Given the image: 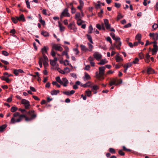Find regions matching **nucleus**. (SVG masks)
<instances>
[{
	"instance_id": "f257e3e1",
	"label": "nucleus",
	"mask_w": 158,
	"mask_h": 158,
	"mask_svg": "<svg viewBox=\"0 0 158 158\" xmlns=\"http://www.w3.org/2000/svg\"><path fill=\"white\" fill-rule=\"evenodd\" d=\"M14 118H12L10 120V123H15L16 122H20L23 118H25V120L27 121H31L34 119V118L35 117V115L32 116L31 118H28L27 117L25 114L20 115L19 112H16L13 114Z\"/></svg>"
},
{
	"instance_id": "f03ea898",
	"label": "nucleus",
	"mask_w": 158,
	"mask_h": 158,
	"mask_svg": "<svg viewBox=\"0 0 158 158\" xmlns=\"http://www.w3.org/2000/svg\"><path fill=\"white\" fill-rule=\"evenodd\" d=\"M19 110L23 114L26 113L27 115L30 116L31 118L32 116L35 115V117L34 118V119H35L37 117V114L34 110H30L29 111H27L25 109L19 108Z\"/></svg>"
},
{
	"instance_id": "7ed1b4c3",
	"label": "nucleus",
	"mask_w": 158,
	"mask_h": 158,
	"mask_svg": "<svg viewBox=\"0 0 158 158\" xmlns=\"http://www.w3.org/2000/svg\"><path fill=\"white\" fill-rule=\"evenodd\" d=\"M21 103L24 105L25 109H28L29 108L30 104L29 102L25 99H22L21 101Z\"/></svg>"
},
{
	"instance_id": "20e7f679",
	"label": "nucleus",
	"mask_w": 158,
	"mask_h": 158,
	"mask_svg": "<svg viewBox=\"0 0 158 158\" xmlns=\"http://www.w3.org/2000/svg\"><path fill=\"white\" fill-rule=\"evenodd\" d=\"M3 74L4 76H2L1 77V79L2 80L5 81L7 83H9L10 80L8 77L10 76V75H9L8 73L7 72Z\"/></svg>"
},
{
	"instance_id": "39448f33",
	"label": "nucleus",
	"mask_w": 158,
	"mask_h": 158,
	"mask_svg": "<svg viewBox=\"0 0 158 158\" xmlns=\"http://www.w3.org/2000/svg\"><path fill=\"white\" fill-rule=\"evenodd\" d=\"M68 9L67 8H66L64 10L60 15V18L61 19H62L63 17L65 16L68 17L69 16L70 14L68 12Z\"/></svg>"
},
{
	"instance_id": "423d86ee",
	"label": "nucleus",
	"mask_w": 158,
	"mask_h": 158,
	"mask_svg": "<svg viewBox=\"0 0 158 158\" xmlns=\"http://www.w3.org/2000/svg\"><path fill=\"white\" fill-rule=\"evenodd\" d=\"M59 44H54L52 47V48L56 51H62L63 50V48Z\"/></svg>"
},
{
	"instance_id": "0eeeda50",
	"label": "nucleus",
	"mask_w": 158,
	"mask_h": 158,
	"mask_svg": "<svg viewBox=\"0 0 158 158\" xmlns=\"http://www.w3.org/2000/svg\"><path fill=\"white\" fill-rule=\"evenodd\" d=\"M61 81L62 84L61 85H63L64 87H66L67 86L68 84L69 83L68 80L65 77H63L61 79Z\"/></svg>"
},
{
	"instance_id": "6e6552de",
	"label": "nucleus",
	"mask_w": 158,
	"mask_h": 158,
	"mask_svg": "<svg viewBox=\"0 0 158 158\" xmlns=\"http://www.w3.org/2000/svg\"><path fill=\"white\" fill-rule=\"evenodd\" d=\"M94 58L97 60H98L101 59L102 58V56L98 52H95L93 55Z\"/></svg>"
},
{
	"instance_id": "1a4fd4ad",
	"label": "nucleus",
	"mask_w": 158,
	"mask_h": 158,
	"mask_svg": "<svg viewBox=\"0 0 158 158\" xmlns=\"http://www.w3.org/2000/svg\"><path fill=\"white\" fill-rule=\"evenodd\" d=\"M106 69V67H102L99 68V73L101 74L102 76L104 75L105 70Z\"/></svg>"
},
{
	"instance_id": "9d476101",
	"label": "nucleus",
	"mask_w": 158,
	"mask_h": 158,
	"mask_svg": "<svg viewBox=\"0 0 158 158\" xmlns=\"http://www.w3.org/2000/svg\"><path fill=\"white\" fill-rule=\"evenodd\" d=\"M104 23L106 28L108 30L110 29V24L109 23L108 20L107 19H105L104 20Z\"/></svg>"
},
{
	"instance_id": "9b49d317",
	"label": "nucleus",
	"mask_w": 158,
	"mask_h": 158,
	"mask_svg": "<svg viewBox=\"0 0 158 158\" xmlns=\"http://www.w3.org/2000/svg\"><path fill=\"white\" fill-rule=\"evenodd\" d=\"M96 76L97 78L99 80H101L104 79V77L103 76H101L100 73L99 72V73H98V72H97L96 73Z\"/></svg>"
},
{
	"instance_id": "f8f14e48",
	"label": "nucleus",
	"mask_w": 158,
	"mask_h": 158,
	"mask_svg": "<svg viewBox=\"0 0 158 158\" xmlns=\"http://www.w3.org/2000/svg\"><path fill=\"white\" fill-rule=\"evenodd\" d=\"M122 83V80L121 79H119V82L114 83V82H113V81H111L110 82L109 84L110 86H112L113 85H117L119 84H121Z\"/></svg>"
},
{
	"instance_id": "ddd939ff",
	"label": "nucleus",
	"mask_w": 158,
	"mask_h": 158,
	"mask_svg": "<svg viewBox=\"0 0 158 158\" xmlns=\"http://www.w3.org/2000/svg\"><path fill=\"white\" fill-rule=\"evenodd\" d=\"M48 50V48L46 46H44L41 48V52L42 55L45 54V53H47V51Z\"/></svg>"
},
{
	"instance_id": "4468645a",
	"label": "nucleus",
	"mask_w": 158,
	"mask_h": 158,
	"mask_svg": "<svg viewBox=\"0 0 158 158\" xmlns=\"http://www.w3.org/2000/svg\"><path fill=\"white\" fill-rule=\"evenodd\" d=\"M110 35L113 39L116 41H118V40H120V39L119 37H115V34L114 33L111 32L110 33Z\"/></svg>"
},
{
	"instance_id": "2eb2a0df",
	"label": "nucleus",
	"mask_w": 158,
	"mask_h": 158,
	"mask_svg": "<svg viewBox=\"0 0 158 158\" xmlns=\"http://www.w3.org/2000/svg\"><path fill=\"white\" fill-rule=\"evenodd\" d=\"M116 43L118 44L117 45H116L115 44H114V46L116 47L118 49H120V47L121 45V42L120 41V40H118V41H116Z\"/></svg>"
},
{
	"instance_id": "dca6fc26",
	"label": "nucleus",
	"mask_w": 158,
	"mask_h": 158,
	"mask_svg": "<svg viewBox=\"0 0 158 158\" xmlns=\"http://www.w3.org/2000/svg\"><path fill=\"white\" fill-rule=\"evenodd\" d=\"M85 74V77L84 78V80L85 81H86V80H88L91 78V77L86 72H85L84 73Z\"/></svg>"
},
{
	"instance_id": "f3484780",
	"label": "nucleus",
	"mask_w": 158,
	"mask_h": 158,
	"mask_svg": "<svg viewBox=\"0 0 158 158\" xmlns=\"http://www.w3.org/2000/svg\"><path fill=\"white\" fill-rule=\"evenodd\" d=\"M147 73L148 74L155 73L154 70L151 68H148L147 70Z\"/></svg>"
},
{
	"instance_id": "a211bd4d",
	"label": "nucleus",
	"mask_w": 158,
	"mask_h": 158,
	"mask_svg": "<svg viewBox=\"0 0 158 158\" xmlns=\"http://www.w3.org/2000/svg\"><path fill=\"white\" fill-rule=\"evenodd\" d=\"M80 47L81 50L85 52H86L89 50L85 46L82 44L81 45Z\"/></svg>"
},
{
	"instance_id": "6ab92c4d",
	"label": "nucleus",
	"mask_w": 158,
	"mask_h": 158,
	"mask_svg": "<svg viewBox=\"0 0 158 158\" xmlns=\"http://www.w3.org/2000/svg\"><path fill=\"white\" fill-rule=\"evenodd\" d=\"M41 34L45 37H48L49 36V33L47 31H42Z\"/></svg>"
},
{
	"instance_id": "aec40b11",
	"label": "nucleus",
	"mask_w": 158,
	"mask_h": 158,
	"mask_svg": "<svg viewBox=\"0 0 158 158\" xmlns=\"http://www.w3.org/2000/svg\"><path fill=\"white\" fill-rule=\"evenodd\" d=\"M17 19H18V21H22L23 22H24L25 21V19L24 18V16L23 14H22L19 17H17Z\"/></svg>"
},
{
	"instance_id": "412c9836",
	"label": "nucleus",
	"mask_w": 158,
	"mask_h": 158,
	"mask_svg": "<svg viewBox=\"0 0 158 158\" xmlns=\"http://www.w3.org/2000/svg\"><path fill=\"white\" fill-rule=\"evenodd\" d=\"M15 33L16 31L15 29H13L10 30V36L11 35L17 39V37L16 35L15 34Z\"/></svg>"
},
{
	"instance_id": "4be33fe9",
	"label": "nucleus",
	"mask_w": 158,
	"mask_h": 158,
	"mask_svg": "<svg viewBox=\"0 0 158 158\" xmlns=\"http://www.w3.org/2000/svg\"><path fill=\"white\" fill-rule=\"evenodd\" d=\"M115 59L116 60V61L117 62L123 61V59L122 57L117 55H116L115 56Z\"/></svg>"
},
{
	"instance_id": "5701e85b",
	"label": "nucleus",
	"mask_w": 158,
	"mask_h": 158,
	"mask_svg": "<svg viewBox=\"0 0 158 158\" xmlns=\"http://www.w3.org/2000/svg\"><path fill=\"white\" fill-rule=\"evenodd\" d=\"M60 91L58 90H54L51 91V94L52 95H56L59 93Z\"/></svg>"
},
{
	"instance_id": "b1692460",
	"label": "nucleus",
	"mask_w": 158,
	"mask_h": 158,
	"mask_svg": "<svg viewBox=\"0 0 158 158\" xmlns=\"http://www.w3.org/2000/svg\"><path fill=\"white\" fill-rule=\"evenodd\" d=\"M90 82L89 81L87 82L85 84H81V86H83L84 87H89L90 86Z\"/></svg>"
},
{
	"instance_id": "393cba45",
	"label": "nucleus",
	"mask_w": 158,
	"mask_h": 158,
	"mask_svg": "<svg viewBox=\"0 0 158 158\" xmlns=\"http://www.w3.org/2000/svg\"><path fill=\"white\" fill-rule=\"evenodd\" d=\"M107 63V61L106 59L102 60H101L100 62L99 63H98V64L100 65H103L106 63Z\"/></svg>"
},
{
	"instance_id": "a878e982",
	"label": "nucleus",
	"mask_w": 158,
	"mask_h": 158,
	"mask_svg": "<svg viewBox=\"0 0 158 158\" xmlns=\"http://www.w3.org/2000/svg\"><path fill=\"white\" fill-rule=\"evenodd\" d=\"M58 24L60 31H64L65 28L64 27L62 26L61 24L59 22H58Z\"/></svg>"
},
{
	"instance_id": "bb28decb",
	"label": "nucleus",
	"mask_w": 158,
	"mask_h": 158,
	"mask_svg": "<svg viewBox=\"0 0 158 158\" xmlns=\"http://www.w3.org/2000/svg\"><path fill=\"white\" fill-rule=\"evenodd\" d=\"M17 18V17H11V19L14 23H16L18 21Z\"/></svg>"
},
{
	"instance_id": "cd10ccee",
	"label": "nucleus",
	"mask_w": 158,
	"mask_h": 158,
	"mask_svg": "<svg viewBox=\"0 0 158 158\" xmlns=\"http://www.w3.org/2000/svg\"><path fill=\"white\" fill-rule=\"evenodd\" d=\"M6 125L4 124L2 126H0V132H3L4 130L6 127Z\"/></svg>"
},
{
	"instance_id": "c85d7f7f",
	"label": "nucleus",
	"mask_w": 158,
	"mask_h": 158,
	"mask_svg": "<svg viewBox=\"0 0 158 158\" xmlns=\"http://www.w3.org/2000/svg\"><path fill=\"white\" fill-rule=\"evenodd\" d=\"M50 64L51 65H52L53 66H54L55 65H56V62L54 61H53V60H50ZM56 65L57 66H58V64H57Z\"/></svg>"
},
{
	"instance_id": "c756f323",
	"label": "nucleus",
	"mask_w": 158,
	"mask_h": 158,
	"mask_svg": "<svg viewBox=\"0 0 158 158\" xmlns=\"http://www.w3.org/2000/svg\"><path fill=\"white\" fill-rule=\"evenodd\" d=\"M132 64H133L132 62L128 63H127L126 65H125L124 66H123V67L124 68L126 67L127 68H128L131 66Z\"/></svg>"
},
{
	"instance_id": "7c9ffc66",
	"label": "nucleus",
	"mask_w": 158,
	"mask_h": 158,
	"mask_svg": "<svg viewBox=\"0 0 158 158\" xmlns=\"http://www.w3.org/2000/svg\"><path fill=\"white\" fill-rule=\"evenodd\" d=\"M141 35L140 34H137L136 37V39L138 41L141 40Z\"/></svg>"
},
{
	"instance_id": "2f4dec72",
	"label": "nucleus",
	"mask_w": 158,
	"mask_h": 158,
	"mask_svg": "<svg viewBox=\"0 0 158 158\" xmlns=\"http://www.w3.org/2000/svg\"><path fill=\"white\" fill-rule=\"evenodd\" d=\"M87 44H88L89 48L88 50L90 52H91L92 50V48L93 47V45L89 43H88Z\"/></svg>"
},
{
	"instance_id": "473e14b6",
	"label": "nucleus",
	"mask_w": 158,
	"mask_h": 158,
	"mask_svg": "<svg viewBox=\"0 0 158 158\" xmlns=\"http://www.w3.org/2000/svg\"><path fill=\"white\" fill-rule=\"evenodd\" d=\"M87 36V38L88 40H89V42L92 44H93V42L92 40V38L91 35H90L87 34L86 35Z\"/></svg>"
},
{
	"instance_id": "72a5a7b5",
	"label": "nucleus",
	"mask_w": 158,
	"mask_h": 158,
	"mask_svg": "<svg viewBox=\"0 0 158 158\" xmlns=\"http://www.w3.org/2000/svg\"><path fill=\"white\" fill-rule=\"evenodd\" d=\"M84 22L83 21L81 20V19H79L77 20V24L79 26H80L81 25L82 23Z\"/></svg>"
},
{
	"instance_id": "f704fd0d",
	"label": "nucleus",
	"mask_w": 158,
	"mask_h": 158,
	"mask_svg": "<svg viewBox=\"0 0 158 158\" xmlns=\"http://www.w3.org/2000/svg\"><path fill=\"white\" fill-rule=\"evenodd\" d=\"M56 81L58 83H59L60 84H63L62 82L61 81V80L60 79V78L59 76L56 77Z\"/></svg>"
},
{
	"instance_id": "c9c22d12",
	"label": "nucleus",
	"mask_w": 158,
	"mask_h": 158,
	"mask_svg": "<svg viewBox=\"0 0 158 158\" xmlns=\"http://www.w3.org/2000/svg\"><path fill=\"white\" fill-rule=\"evenodd\" d=\"M85 93L87 96L89 97H90L92 93L90 90H86L85 91Z\"/></svg>"
},
{
	"instance_id": "e433bc0d",
	"label": "nucleus",
	"mask_w": 158,
	"mask_h": 158,
	"mask_svg": "<svg viewBox=\"0 0 158 158\" xmlns=\"http://www.w3.org/2000/svg\"><path fill=\"white\" fill-rule=\"evenodd\" d=\"M93 30V28L92 25H90L89 27V30L88 31V33L89 34H91L92 33V31Z\"/></svg>"
},
{
	"instance_id": "4c0bfd02",
	"label": "nucleus",
	"mask_w": 158,
	"mask_h": 158,
	"mask_svg": "<svg viewBox=\"0 0 158 158\" xmlns=\"http://www.w3.org/2000/svg\"><path fill=\"white\" fill-rule=\"evenodd\" d=\"M18 109V108L16 106H12L10 109V111L12 112L16 111Z\"/></svg>"
},
{
	"instance_id": "58836bf2",
	"label": "nucleus",
	"mask_w": 158,
	"mask_h": 158,
	"mask_svg": "<svg viewBox=\"0 0 158 158\" xmlns=\"http://www.w3.org/2000/svg\"><path fill=\"white\" fill-rule=\"evenodd\" d=\"M123 17V16L120 13H118L117 18V21H118L120 19L122 18Z\"/></svg>"
},
{
	"instance_id": "ea45409f",
	"label": "nucleus",
	"mask_w": 158,
	"mask_h": 158,
	"mask_svg": "<svg viewBox=\"0 0 158 158\" xmlns=\"http://www.w3.org/2000/svg\"><path fill=\"white\" fill-rule=\"evenodd\" d=\"M109 151L112 154H114L116 152L115 150L112 148H109Z\"/></svg>"
},
{
	"instance_id": "a19ab883",
	"label": "nucleus",
	"mask_w": 158,
	"mask_h": 158,
	"mask_svg": "<svg viewBox=\"0 0 158 158\" xmlns=\"http://www.w3.org/2000/svg\"><path fill=\"white\" fill-rule=\"evenodd\" d=\"M57 69V70L61 73L63 74H64L65 73V72L63 70L59 68H57L56 67L55 68V69Z\"/></svg>"
},
{
	"instance_id": "79ce46f5",
	"label": "nucleus",
	"mask_w": 158,
	"mask_h": 158,
	"mask_svg": "<svg viewBox=\"0 0 158 158\" xmlns=\"http://www.w3.org/2000/svg\"><path fill=\"white\" fill-rule=\"evenodd\" d=\"M111 81H113V82H114V83H117V82H119V79L118 80L117 78H113L111 80Z\"/></svg>"
},
{
	"instance_id": "37998d69",
	"label": "nucleus",
	"mask_w": 158,
	"mask_h": 158,
	"mask_svg": "<svg viewBox=\"0 0 158 158\" xmlns=\"http://www.w3.org/2000/svg\"><path fill=\"white\" fill-rule=\"evenodd\" d=\"M139 57L141 59L144 58V55L142 52L139 53Z\"/></svg>"
},
{
	"instance_id": "c03bdc74",
	"label": "nucleus",
	"mask_w": 158,
	"mask_h": 158,
	"mask_svg": "<svg viewBox=\"0 0 158 158\" xmlns=\"http://www.w3.org/2000/svg\"><path fill=\"white\" fill-rule=\"evenodd\" d=\"M52 84L53 85H56L58 88H60V85H59L58 83H57L56 81H53Z\"/></svg>"
},
{
	"instance_id": "a18cd8bd",
	"label": "nucleus",
	"mask_w": 158,
	"mask_h": 158,
	"mask_svg": "<svg viewBox=\"0 0 158 158\" xmlns=\"http://www.w3.org/2000/svg\"><path fill=\"white\" fill-rule=\"evenodd\" d=\"M80 14L79 12L77 13L75 15V19L77 20L79 19H80Z\"/></svg>"
},
{
	"instance_id": "49530a36",
	"label": "nucleus",
	"mask_w": 158,
	"mask_h": 158,
	"mask_svg": "<svg viewBox=\"0 0 158 158\" xmlns=\"http://www.w3.org/2000/svg\"><path fill=\"white\" fill-rule=\"evenodd\" d=\"M153 39L155 40H158V34L157 33H156L155 34Z\"/></svg>"
},
{
	"instance_id": "de8ad7c7",
	"label": "nucleus",
	"mask_w": 158,
	"mask_h": 158,
	"mask_svg": "<svg viewBox=\"0 0 158 158\" xmlns=\"http://www.w3.org/2000/svg\"><path fill=\"white\" fill-rule=\"evenodd\" d=\"M139 60V59L138 58H135V60L132 62V64H138V61Z\"/></svg>"
},
{
	"instance_id": "09e8293b",
	"label": "nucleus",
	"mask_w": 158,
	"mask_h": 158,
	"mask_svg": "<svg viewBox=\"0 0 158 158\" xmlns=\"http://www.w3.org/2000/svg\"><path fill=\"white\" fill-rule=\"evenodd\" d=\"M99 89V87L98 85H94L92 86V90H96Z\"/></svg>"
},
{
	"instance_id": "8fccbe9b",
	"label": "nucleus",
	"mask_w": 158,
	"mask_h": 158,
	"mask_svg": "<svg viewBox=\"0 0 158 158\" xmlns=\"http://www.w3.org/2000/svg\"><path fill=\"white\" fill-rule=\"evenodd\" d=\"M123 150L124 151L126 152H131V150L127 148L125 146H123Z\"/></svg>"
},
{
	"instance_id": "3c124183",
	"label": "nucleus",
	"mask_w": 158,
	"mask_h": 158,
	"mask_svg": "<svg viewBox=\"0 0 158 158\" xmlns=\"http://www.w3.org/2000/svg\"><path fill=\"white\" fill-rule=\"evenodd\" d=\"M56 54V52L54 50V49H52L51 50V55L52 56L54 57L55 56Z\"/></svg>"
},
{
	"instance_id": "603ef678",
	"label": "nucleus",
	"mask_w": 158,
	"mask_h": 158,
	"mask_svg": "<svg viewBox=\"0 0 158 158\" xmlns=\"http://www.w3.org/2000/svg\"><path fill=\"white\" fill-rule=\"evenodd\" d=\"M43 59H44V61H48V58L45 55V54L43 55Z\"/></svg>"
},
{
	"instance_id": "864d4df0",
	"label": "nucleus",
	"mask_w": 158,
	"mask_h": 158,
	"mask_svg": "<svg viewBox=\"0 0 158 158\" xmlns=\"http://www.w3.org/2000/svg\"><path fill=\"white\" fill-rule=\"evenodd\" d=\"M152 28L154 30H155L158 28V24L156 23H154L152 26Z\"/></svg>"
},
{
	"instance_id": "5fc2aeb1",
	"label": "nucleus",
	"mask_w": 158,
	"mask_h": 158,
	"mask_svg": "<svg viewBox=\"0 0 158 158\" xmlns=\"http://www.w3.org/2000/svg\"><path fill=\"white\" fill-rule=\"evenodd\" d=\"M103 13V11L102 9L101 10V11L100 12H99L98 13V16L100 17H102V14Z\"/></svg>"
},
{
	"instance_id": "6e6d98bb",
	"label": "nucleus",
	"mask_w": 158,
	"mask_h": 158,
	"mask_svg": "<svg viewBox=\"0 0 158 158\" xmlns=\"http://www.w3.org/2000/svg\"><path fill=\"white\" fill-rule=\"evenodd\" d=\"M2 54L5 56H8L9 54L6 51H2Z\"/></svg>"
},
{
	"instance_id": "4d7b16f0",
	"label": "nucleus",
	"mask_w": 158,
	"mask_h": 158,
	"mask_svg": "<svg viewBox=\"0 0 158 158\" xmlns=\"http://www.w3.org/2000/svg\"><path fill=\"white\" fill-rule=\"evenodd\" d=\"M118 153L121 156H123L125 155L124 153L122 150H119L118 151Z\"/></svg>"
},
{
	"instance_id": "13d9d810",
	"label": "nucleus",
	"mask_w": 158,
	"mask_h": 158,
	"mask_svg": "<svg viewBox=\"0 0 158 158\" xmlns=\"http://www.w3.org/2000/svg\"><path fill=\"white\" fill-rule=\"evenodd\" d=\"M13 73L16 76L18 75L19 74L17 69H14L13 71Z\"/></svg>"
},
{
	"instance_id": "bf43d9fd",
	"label": "nucleus",
	"mask_w": 158,
	"mask_h": 158,
	"mask_svg": "<svg viewBox=\"0 0 158 158\" xmlns=\"http://www.w3.org/2000/svg\"><path fill=\"white\" fill-rule=\"evenodd\" d=\"M69 61L68 60H65L64 61V64L65 65H69L70 64L69 63Z\"/></svg>"
},
{
	"instance_id": "052dcab7",
	"label": "nucleus",
	"mask_w": 158,
	"mask_h": 158,
	"mask_svg": "<svg viewBox=\"0 0 158 158\" xmlns=\"http://www.w3.org/2000/svg\"><path fill=\"white\" fill-rule=\"evenodd\" d=\"M106 40L107 41L109 42L110 44H112L111 39L110 37L108 36L106 38Z\"/></svg>"
},
{
	"instance_id": "680f3d73",
	"label": "nucleus",
	"mask_w": 158,
	"mask_h": 158,
	"mask_svg": "<svg viewBox=\"0 0 158 158\" xmlns=\"http://www.w3.org/2000/svg\"><path fill=\"white\" fill-rule=\"evenodd\" d=\"M114 6L115 7L118 8L121 6V4L119 3H115Z\"/></svg>"
},
{
	"instance_id": "e2e57ef3",
	"label": "nucleus",
	"mask_w": 158,
	"mask_h": 158,
	"mask_svg": "<svg viewBox=\"0 0 158 158\" xmlns=\"http://www.w3.org/2000/svg\"><path fill=\"white\" fill-rule=\"evenodd\" d=\"M48 61H43V64L45 67H47L48 66Z\"/></svg>"
},
{
	"instance_id": "0e129e2a",
	"label": "nucleus",
	"mask_w": 158,
	"mask_h": 158,
	"mask_svg": "<svg viewBox=\"0 0 158 158\" xmlns=\"http://www.w3.org/2000/svg\"><path fill=\"white\" fill-rule=\"evenodd\" d=\"M1 61L3 63L7 65V64H9V62H8V61H6L4 60H1Z\"/></svg>"
},
{
	"instance_id": "69168bd1",
	"label": "nucleus",
	"mask_w": 158,
	"mask_h": 158,
	"mask_svg": "<svg viewBox=\"0 0 158 158\" xmlns=\"http://www.w3.org/2000/svg\"><path fill=\"white\" fill-rule=\"evenodd\" d=\"M131 26V24L130 23H128L127 24L124 26V28H128V27H130Z\"/></svg>"
},
{
	"instance_id": "338daca9",
	"label": "nucleus",
	"mask_w": 158,
	"mask_h": 158,
	"mask_svg": "<svg viewBox=\"0 0 158 158\" xmlns=\"http://www.w3.org/2000/svg\"><path fill=\"white\" fill-rule=\"evenodd\" d=\"M26 5L27 6V7L28 8L30 9V3L29 2V1H28V0H27L26 1Z\"/></svg>"
},
{
	"instance_id": "774afa93",
	"label": "nucleus",
	"mask_w": 158,
	"mask_h": 158,
	"mask_svg": "<svg viewBox=\"0 0 158 158\" xmlns=\"http://www.w3.org/2000/svg\"><path fill=\"white\" fill-rule=\"evenodd\" d=\"M63 47H64V48L65 49V51H66L67 52H69V49L68 47L67 46H63Z\"/></svg>"
}]
</instances>
